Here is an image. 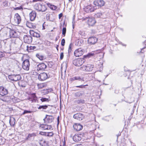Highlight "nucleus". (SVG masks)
I'll list each match as a JSON object with an SVG mask.
<instances>
[{"mask_svg": "<svg viewBox=\"0 0 146 146\" xmlns=\"http://www.w3.org/2000/svg\"><path fill=\"white\" fill-rule=\"evenodd\" d=\"M87 20V21L88 25L89 26H93L96 23L94 17H86L83 18V20Z\"/></svg>", "mask_w": 146, "mask_h": 146, "instance_id": "1", "label": "nucleus"}, {"mask_svg": "<svg viewBox=\"0 0 146 146\" xmlns=\"http://www.w3.org/2000/svg\"><path fill=\"white\" fill-rule=\"evenodd\" d=\"M94 68V65L88 64L86 65H83L80 68L81 70L87 72L91 71Z\"/></svg>", "mask_w": 146, "mask_h": 146, "instance_id": "2", "label": "nucleus"}, {"mask_svg": "<svg viewBox=\"0 0 146 146\" xmlns=\"http://www.w3.org/2000/svg\"><path fill=\"white\" fill-rule=\"evenodd\" d=\"M8 77L10 80L15 82L21 80V76L20 74L9 75L8 76Z\"/></svg>", "mask_w": 146, "mask_h": 146, "instance_id": "3", "label": "nucleus"}, {"mask_svg": "<svg viewBox=\"0 0 146 146\" xmlns=\"http://www.w3.org/2000/svg\"><path fill=\"white\" fill-rule=\"evenodd\" d=\"M21 18L20 15L18 13L15 14L13 21V24L15 25H19L21 23Z\"/></svg>", "mask_w": 146, "mask_h": 146, "instance_id": "4", "label": "nucleus"}, {"mask_svg": "<svg viewBox=\"0 0 146 146\" xmlns=\"http://www.w3.org/2000/svg\"><path fill=\"white\" fill-rule=\"evenodd\" d=\"M84 62V61L83 59L78 58L75 59L73 61V64L75 66H80Z\"/></svg>", "mask_w": 146, "mask_h": 146, "instance_id": "5", "label": "nucleus"}, {"mask_svg": "<svg viewBox=\"0 0 146 146\" xmlns=\"http://www.w3.org/2000/svg\"><path fill=\"white\" fill-rule=\"evenodd\" d=\"M30 66L29 61L28 60H25L23 62L22 67L25 70H29Z\"/></svg>", "mask_w": 146, "mask_h": 146, "instance_id": "6", "label": "nucleus"}, {"mask_svg": "<svg viewBox=\"0 0 146 146\" xmlns=\"http://www.w3.org/2000/svg\"><path fill=\"white\" fill-rule=\"evenodd\" d=\"M23 40L25 43L30 44L32 41L33 38L31 36L25 35L23 36Z\"/></svg>", "mask_w": 146, "mask_h": 146, "instance_id": "7", "label": "nucleus"}, {"mask_svg": "<svg viewBox=\"0 0 146 146\" xmlns=\"http://www.w3.org/2000/svg\"><path fill=\"white\" fill-rule=\"evenodd\" d=\"M84 51V50L81 48H79L75 51L74 55L76 57L80 56L83 54Z\"/></svg>", "mask_w": 146, "mask_h": 146, "instance_id": "8", "label": "nucleus"}, {"mask_svg": "<svg viewBox=\"0 0 146 146\" xmlns=\"http://www.w3.org/2000/svg\"><path fill=\"white\" fill-rule=\"evenodd\" d=\"M94 3L96 6L101 7L104 5L105 2L102 0H95L94 2Z\"/></svg>", "mask_w": 146, "mask_h": 146, "instance_id": "9", "label": "nucleus"}, {"mask_svg": "<svg viewBox=\"0 0 146 146\" xmlns=\"http://www.w3.org/2000/svg\"><path fill=\"white\" fill-rule=\"evenodd\" d=\"M54 117L52 115H46L45 118L43 120L45 123H51L54 120Z\"/></svg>", "mask_w": 146, "mask_h": 146, "instance_id": "10", "label": "nucleus"}, {"mask_svg": "<svg viewBox=\"0 0 146 146\" xmlns=\"http://www.w3.org/2000/svg\"><path fill=\"white\" fill-rule=\"evenodd\" d=\"M48 78L47 74L45 72H43L39 74L38 79L40 80L43 81L46 80Z\"/></svg>", "mask_w": 146, "mask_h": 146, "instance_id": "11", "label": "nucleus"}, {"mask_svg": "<svg viewBox=\"0 0 146 146\" xmlns=\"http://www.w3.org/2000/svg\"><path fill=\"white\" fill-rule=\"evenodd\" d=\"M98 41V38L95 37H91L88 38V43L90 44H95Z\"/></svg>", "mask_w": 146, "mask_h": 146, "instance_id": "12", "label": "nucleus"}, {"mask_svg": "<svg viewBox=\"0 0 146 146\" xmlns=\"http://www.w3.org/2000/svg\"><path fill=\"white\" fill-rule=\"evenodd\" d=\"M73 117L75 119L79 121H81L82 120L83 115L82 113H79L74 114Z\"/></svg>", "mask_w": 146, "mask_h": 146, "instance_id": "13", "label": "nucleus"}, {"mask_svg": "<svg viewBox=\"0 0 146 146\" xmlns=\"http://www.w3.org/2000/svg\"><path fill=\"white\" fill-rule=\"evenodd\" d=\"M8 93L7 90L3 86H0V95L2 96L6 95Z\"/></svg>", "mask_w": 146, "mask_h": 146, "instance_id": "14", "label": "nucleus"}, {"mask_svg": "<svg viewBox=\"0 0 146 146\" xmlns=\"http://www.w3.org/2000/svg\"><path fill=\"white\" fill-rule=\"evenodd\" d=\"M73 127L75 130L78 131L82 129L83 126L80 124L75 123Z\"/></svg>", "mask_w": 146, "mask_h": 146, "instance_id": "15", "label": "nucleus"}, {"mask_svg": "<svg viewBox=\"0 0 146 146\" xmlns=\"http://www.w3.org/2000/svg\"><path fill=\"white\" fill-rule=\"evenodd\" d=\"M9 32L10 38H16L17 37V33L15 31L10 29Z\"/></svg>", "mask_w": 146, "mask_h": 146, "instance_id": "16", "label": "nucleus"}, {"mask_svg": "<svg viewBox=\"0 0 146 146\" xmlns=\"http://www.w3.org/2000/svg\"><path fill=\"white\" fill-rule=\"evenodd\" d=\"M39 134L41 135H44L45 136H48L50 137L54 135V133L52 132L47 133L41 131L40 132Z\"/></svg>", "mask_w": 146, "mask_h": 146, "instance_id": "17", "label": "nucleus"}, {"mask_svg": "<svg viewBox=\"0 0 146 146\" xmlns=\"http://www.w3.org/2000/svg\"><path fill=\"white\" fill-rule=\"evenodd\" d=\"M46 68V66L44 63H41L37 65L38 70H44Z\"/></svg>", "mask_w": 146, "mask_h": 146, "instance_id": "18", "label": "nucleus"}, {"mask_svg": "<svg viewBox=\"0 0 146 146\" xmlns=\"http://www.w3.org/2000/svg\"><path fill=\"white\" fill-rule=\"evenodd\" d=\"M40 127L43 130H49L52 127L51 125L44 124L40 125Z\"/></svg>", "mask_w": 146, "mask_h": 146, "instance_id": "19", "label": "nucleus"}, {"mask_svg": "<svg viewBox=\"0 0 146 146\" xmlns=\"http://www.w3.org/2000/svg\"><path fill=\"white\" fill-rule=\"evenodd\" d=\"M36 16V12L35 11H32L29 14L30 20L32 21L34 20Z\"/></svg>", "mask_w": 146, "mask_h": 146, "instance_id": "20", "label": "nucleus"}, {"mask_svg": "<svg viewBox=\"0 0 146 146\" xmlns=\"http://www.w3.org/2000/svg\"><path fill=\"white\" fill-rule=\"evenodd\" d=\"M84 78H81L79 76H75L70 78V80L71 81H73L75 80H78V81H84Z\"/></svg>", "mask_w": 146, "mask_h": 146, "instance_id": "21", "label": "nucleus"}, {"mask_svg": "<svg viewBox=\"0 0 146 146\" xmlns=\"http://www.w3.org/2000/svg\"><path fill=\"white\" fill-rule=\"evenodd\" d=\"M39 143L41 146H49V144L48 142L42 140H39Z\"/></svg>", "mask_w": 146, "mask_h": 146, "instance_id": "22", "label": "nucleus"}, {"mask_svg": "<svg viewBox=\"0 0 146 146\" xmlns=\"http://www.w3.org/2000/svg\"><path fill=\"white\" fill-rule=\"evenodd\" d=\"M30 33L31 35L36 38L40 37V35L38 33L35 32L33 30H30Z\"/></svg>", "mask_w": 146, "mask_h": 146, "instance_id": "23", "label": "nucleus"}, {"mask_svg": "<svg viewBox=\"0 0 146 146\" xmlns=\"http://www.w3.org/2000/svg\"><path fill=\"white\" fill-rule=\"evenodd\" d=\"M74 102L76 104H82L86 103V101L83 99H77L74 101Z\"/></svg>", "mask_w": 146, "mask_h": 146, "instance_id": "24", "label": "nucleus"}, {"mask_svg": "<svg viewBox=\"0 0 146 146\" xmlns=\"http://www.w3.org/2000/svg\"><path fill=\"white\" fill-rule=\"evenodd\" d=\"M73 140L75 142H78L81 139V138L78 135H75L73 137Z\"/></svg>", "mask_w": 146, "mask_h": 146, "instance_id": "25", "label": "nucleus"}, {"mask_svg": "<svg viewBox=\"0 0 146 146\" xmlns=\"http://www.w3.org/2000/svg\"><path fill=\"white\" fill-rule=\"evenodd\" d=\"M36 136V133H29L28 136L25 139L26 140H31V138L32 137H35Z\"/></svg>", "mask_w": 146, "mask_h": 146, "instance_id": "26", "label": "nucleus"}, {"mask_svg": "<svg viewBox=\"0 0 146 146\" xmlns=\"http://www.w3.org/2000/svg\"><path fill=\"white\" fill-rule=\"evenodd\" d=\"M48 105H44L40 106L38 107V110H40L42 111H44L46 112L45 111H44V110H46L47 109L48 107Z\"/></svg>", "mask_w": 146, "mask_h": 146, "instance_id": "27", "label": "nucleus"}, {"mask_svg": "<svg viewBox=\"0 0 146 146\" xmlns=\"http://www.w3.org/2000/svg\"><path fill=\"white\" fill-rule=\"evenodd\" d=\"M15 118L13 117H10L9 120V123L11 126H13L15 123Z\"/></svg>", "mask_w": 146, "mask_h": 146, "instance_id": "28", "label": "nucleus"}, {"mask_svg": "<svg viewBox=\"0 0 146 146\" xmlns=\"http://www.w3.org/2000/svg\"><path fill=\"white\" fill-rule=\"evenodd\" d=\"M74 96L77 98H78L82 96L83 95V94L81 92H78L75 93Z\"/></svg>", "mask_w": 146, "mask_h": 146, "instance_id": "29", "label": "nucleus"}, {"mask_svg": "<svg viewBox=\"0 0 146 146\" xmlns=\"http://www.w3.org/2000/svg\"><path fill=\"white\" fill-rule=\"evenodd\" d=\"M46 4L50 9H56L57 8L56 6L52 5L50 3H48Z\"/></svg>", "mask_w": 146, "mask_h": 146, "instance_id": "30", "label": "nucleus"}, {"mask_svg": "<svg viewBox=\"0 0 146 146\" xmlns=\"http://www.w3.org/2000/svg\"><path fill=\"white\" fill-rule=\"evenodd\" d=\"M83 42L81 40H78L76 41V44L78 46H81Z\"/></svg>", "mask_w": 146, "mask_h": 146, "instance_id": "31", "label": "nucleus"}, {"mask_svg": "<svg viewBox=\"0 0 146 146\" xmlns=\"http://www.w3.org/2000/svg\"><path fill=\"white\" fill-rule=\"evenodd\" d=\"M36 56L40 60H43L44 58V56L40 54H36Z\"/></svg>", "mask_w": 146, "mask_h": 146, "instance_id": "32", "label": "nucleus"}, {"mask_svg": "<svg viewBox=\"0 0 146 146\" xmlns=\"http://www.w3.org/2000/svg\"><path fill=\"white\" fill-rule=\"evenodd\" d=\"M98 69L99 70V71H100L101 70L103 69V64L101 63L100 64H99L97 67Z\"/></svg>", "mask_w": 146, "mask_h": 146, "instance_id": "33", "label": "nucleus"}, {"mask_svg": "<svg viewBox=\"0 0 146 146\" xmlns=\"http://www.w3.org/2000/svg\"><path fill=\"white\" fill-rule=\"evenodd\" d=\"M40 100L42 102H48L49 101V100L48 98H42L40 99Z\"/></svg>", "mask_w": 146, "mask_h": 146, "instance_id": "34", "label": "nucleus"}, {"mask_svg": "<svg viewBox=\"0 0 146 146\" xmlns=\"http://www.w3.org/2000/svg\"><path fill=\"white\" fill-rule=\"evenodd\" d=\"M37 85L38 88H42L45 86V84H38Z\"/></svg>", "mask_w": 146, "mask_h": 146, "instance_id": "35", "label": "nucleus"}, {"mask_svg": "<svg viewBox=\"0 0 146 146\" xmlns=\"http://www.w3.org/2000/svg\"><path fill=\"white\" fill-rule=\"evenodd\" d=\"M8 5V2L7 1H5L3 3L2 6L3 7H7Z\"/></svg>", "mask_w": 146, "mask_h": 146, "instance_id": "36", "label": "nucleus"}, {"mask_svg": "<svg viewBox=\"0 0 146 146\" xmlns=\"http://www.w3.org/2000/svg\"><path fill=\"white\" fill-rule=\"evenodd\" d=\"M102 15V14L101 13H97V14H96L94 16L95 17H97L98 18H99V17L102 18V17H101Z\"/></svg>", "mask_w": 146, "mask_h": 146, "instance_id": "37", "label": "nucleus"}, {"mask_svg": "<svg viewBox=\"0 0 146 146\" xmlns=\"http://www.w3.org/2000/svg\"><path fill=\"white\" fill-rule=\"evenodd\" d=\"M31 96L33 98V99L35 100L36 101L37 100V97L36 96L35 93H33L31 94Z\"/></svg>", "mask_w": 146, "mask_h": 146, "instance_id": "38", "label": "nucleus"}, {"mask_svg": "<svg viewBox=\"0 0 146 146\" xmlns=\"http://www.w3.org/2000/svg\"><path fill=\"white\" fill-rule=\"evenodd\" d=\"M66 31V29L65 27H64L62 30V34L65 36Z\"/></svg>", "mask_w": 146, "mask_h": 146, "instance_id": "39", "label": "nucleus"}, {"mask_svg": "<svg viewBox=\"0 0 146 146\" xmlns=\"http://www.w3.org/2000/svg\"><path fill=\"white\" fill-rule=\"evenodd\" d=\"M32 111H28L27 110H25L22 113V115H24L27 113H31Z\"/></svg>", "mask_w": 146, "mask_h": 146, "instance_id": "40", "label": "nucleus"}, {"mask_svg": "<svg viewBox=\"0 0 146 146\" xmlns=\"http://www.w3.org/2000/svg\"><path fill=\"white\" fill-rule=\"evenodd\" d=\"M21 48H23L24 49L25 48H27V49H28V47L26 45H24L23 44H22L21 45Z\"/></svg>", "mask_w": 146, "mask_h": 146, "instance_id": "41", "label": "nucleus"}, {"mask_svg": "<svg viewBox=\"0 0 146 146\" xmlns=\"http://www.w3.org/2000/svg\"><path fill=\"white\" fill-rule=\"evenodd\" d=\"M27 26L29 28H33V26L32 25V24L30 23H28L27 24Z\"/></svg>", "mask_w": 146, "mask_h": 146, "instance_id": "42", "label": "nucleus"}, {"mask_svg": "<svg viewBox=\"0 0 146 146\" xmlns=\"http://www.w3.org/2000/svg\"><path fill=\"white\" fill-rule=\"evenodd\" d=\"M86 86H88V84H86V85H81L78 86H76V87L77 88H84V87Z\"/></svg>", "mask_w": 146, "mask_h": 146, "instance_id": "43", "label": "nucleus"}, {"mask_svg": "<svg viewBox=\"0 0 146 146\" xmlns=\"http://www.w3.org/2000/svg\"><path fill=\"white\" fill-rule=\"evenodd\" d=\"M71 44H70L69 46V48L68 49V53L69 55L70 54V53L71 52Z\"/></svg>", "mask_w": 146, "mask_h": 146, "instance_id": "44", "label": "nucleus"}, {"mask_svg": "<svg viewBox=\"0 0 146 146\" xmlns=\"http://www.w3.org/2000/svg\"><path fill=\"white\" fill-rule=\"evenodd\" d=\"M65 44V40L64 39H62L61 42V45L62 46H64Z\"/></svg>", "mask_w": 146, "mask_h": 146, "instance_id": "45", "label": "nucleus"}, {"mask_svg": "<svg viewBox=\"0 0 146 146\" xmlns=\"http://www.w3.org/2000/svg\"><path fill=\"white\" fill-rule=\"evenodd\" d=\"M36 42L38 44H41L43 43V41L41 40H37Z\"/></svg>", "mask_w": 146, "mask_h": 146, "instance_id": "46", "label": "nucleus"}, {"mask_svg": "<svg viewBox=\"0 0 146 146\" xmlns=\"http://www.w3.org/2000/svg\"><path fill=\"white\" fill-rule=\"evenodd\" d=\"M23 9V5H21L19 7H17L15 8H14V9Z\"/></svg>", "mask_w": 146, "mask_h": 146, "instance_id": "47", "label": "nucleus"}, {"mask_svg": "<svg viewBox=\"0 0 146 146\" xmlns=\"http://www.w3.org/2000/svg\"><path fill=\"white\" fill-rule=\"evenodd\" d=\"M86 8L87 9H92V5H88L86 6Z\"/></svg>", "mask_w": 146, "mask_h": 146, "instance_id": "48", "label": "nucleus"}, {"mask_svg": "<svg viewBox=\"0 0 146 146\" xmlns=\"http://www.w3.org/2000/svg\"><path fill=\"white\" fill-rule=\"evenodd\" d=\"M64 57V53L63 52H62L60 54V59L61 60H62Z\"/></svg>", "mask_w": 146, "mask_h": 146, "instance_id": "49", "label": "nucleus"}, {"mask_svg": "<svg viewBox=\"0 0 146 146\" xmlns=\"http://www.w3.org/2000/svg\"><path fill=\"white\" fill-rule=\"evenodd\" d=\"M43 1V0H33V2H36L38 1L42 2Z\"/></svg>", "mask_w": 146, "mask_h": 146, "instance_id": "50", "label": "nucleus"}, {"mask_svg": "<svg viewBox=\"0 0 146 146\" xmlns=\"http://www.w3.org/2000/svg\"><path fill=\"white\" fill-rule=\"evenodd\" d=\"M14 100H15V102H19V99L17 98H15Z\"/></svg>", "mask_w": 146, "mask_h": 146, "instance_id": "51", "label": "nucleus"}, {"mask_svg": "<svg viewBox=\"0 0 146 146\" xmlns=\"http://www.w3.org/2000/svg\"><path fill=\"white\" fill-rule=\"evenodd\" d=\"M63 14L62 13H60L58 17H59V19H60L61 17L62 16Z\"/></svg>", "mask_w": 146, "mask_h": 146, "instance_id": "52", "label": "nucleus"}, {"mask_svg": "<svg viewBox=\"0 0 146 146\" xmlns=\"http://www.w3.org/2000/svg\"><path fill=\"white\" fill-rule=\"evenodd\" d=\"M94 55L93 53H89L88 55L86 56L88 57H89L90 56H93Z\"/></svg>", "mask_w": 146, "mask_h": 146, "instance_id": "53", "label": "nucleus"}, {"mask_svg": "<svg viewBox=\"0 0 146 146\" xmlns=\"http://www.w3.org/2000/svg\"><path fill=\"white\" fill-rule=\"evenodd\" d=\"M41 5L40 3H36L35 5V7H38L39 6H41Z\"/></svg>", "mask_w": 146, "mask_h": 146, "instance_id": "54", "label": "nucleus"}, {"mask_svg": "<svg viewBox=\"0 0 146 146\" xmlns=\"http://www.w3.org/2000/svg\"><path fill=\"white\" fill-rule=\"evenodd\" d=\"M30 49L34 50L36 48V47L35 46H30Z\"/></svg>", "mask_w": 146, "mask_h": 146, "instance_id": "55", "label": "nucleus"}, {"mask_svg": "<svg viewBox=\"0 0 146 146\" xmlns=\"http://www.w3.org/2000/svg\"><path fill=\"white\" fill-rule=\"evenodd\" d=\"M119 92V91L118 90H115V93L116 94H118Z\"/></svg>", "mask_w": 146, "mask_h": 146, "instance_id": "56", "label": "nucleus"}, {"mask_svg": "<svg viewBox=\"0 0 146 146\" xmlns=\"http://www.w3.org/2000/svg\"><path fill=\"white\" fill-rule=\"evenodd\" d=\"M100 54L101 56H102V57H101V58H103L104 56V53H101Z\"/></svg>", "mask_w": 146, "mask_h": 146, "instance_id": "57", "label": "nucleus"}, {"mask_svg": "<svg viewBox=\"0 0 146 146\" xmlns=\"http://www.w3.org/2000/svg\"><path fill=\"white\" fill-rule=\"evenodd\" d=\"M45 22H44V23H43V25H42V29H45V26H44V24H45Z\"/></svg>", "mask_w": 146, "mask_h": 146, "instance_id": "58", "label": "nucleus"}, {"mask_svg": "<svg viewBox=\"0 0 146 146\" xmlns=\"http://www.w3.org/2000/svg\"><path fill=\"white\" fill-rule=\"evenodd\" d=\"M74 146H83L81 144H78L75 145Z\"/></svg>", "mask_w": 146, "mask_h": 146, "instance_id": "59", "label": "nucleus"}, {"mask_svg": "<svg viewBox=\"0 0 146 146\" xmlns=\"http://www.w3.org/2000/svg\"><path fill=\"white\" fill-rule=\"evenodd\" d=\"M38 10V11H42V12H44L45 11V10H44L43 11H42V10L41 9V10Z\"/></svg>", "mask_w": 146, "mask_h": 146, "instance_id": "60", "label": "nucleus"}, {"mask_svg": "<svg viewBox=\"0 0 146 146\" xmlns=\"http://www.w3.org/2000/svg\"><path fill=\"white\" fill-rule=\"evenodd\" d=\"M58 47H59L58 45H56V48L58 51Z\"/></svg>", "mask_w": 146, "mask_h": 146, "instance_id": "61", "label": "nucleus"}, {"mask_svg": "<svg viewBox=\"0 0 146 146\" xmlns=\"http://www.w3.org/2000/svg\"><path fill=\"white\" fill-rule=\"evenodd\" d=\"M145 48V47H144L142 48V49H141V52L142 53H143V52H142V51Z\"/></svg>", "mask_w": 146, "mask_h": 146, "instance_id": "62", "label": "nucleus"}, {"mask_svg": "<svg viewBox=\"0 0 146 146\" xmlns=\"http://www.w3.org/2000/svg\"><path fill=\"white\" fill-rule=\"evenodd\" d=\"M90 11V10H88V9L86 10L85 11L86 12H89L88 11Z\"/></svg>", "mask_w": 146, "mask_h": 146, "instance_id": "63", "label": "nucleus"}, {"mask_svg": "<svg viewBox=\"0 0 146 146\" xmlns=\"http://www.w3.org/2000/svg\"><path fill=\"white\" fill-rule=\"evenodd\" d=\"M64 47H63V48H61V50H64Z\"/></svg>", "mask_w": 146, "mask_h": 146, "instance_id": "64", "label": "nucleus"}]
</instances>
